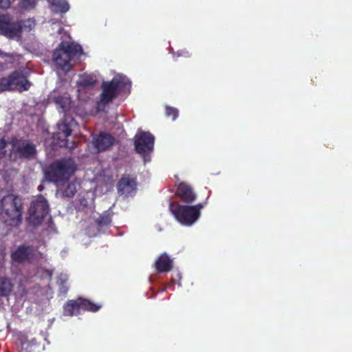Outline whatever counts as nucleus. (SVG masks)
<instances>
[{"instance_id": "f257e3e1", "label": "nucleus", "mask_w": 352, "mask_h": 352, "mask_svg": "<svg viewBox=\"0 0 352 352\" xmlns=\"http://www.w3.org/2000/svg\"><path fill=\"white\" fill-rule=\"evenodd\" d=\"M51 99L56 104L59 111L64 113V116L57 124L58 131L54 133L52 138L60 147H68L67 138L71 135L72 126L75 124V120L71 116L66 114L69 109L71 98L67 93L63 94H57L54 92L51 95Z\"/></svg>"}, {"instance_id": "f03ea898", "label": "nucleus", "mask_w": 352, "mask_h": 352, "mask_svg": "<svg viewBox=\"0 0 352 352\" xmlns=\"http://www.w3.org/2000/svg\"><path fill=\"white\" fill-rule=\"evenodd\" d=\"M22 199L18 195L8 194L0 201V217L8 226L17 227L22 222Z\"/></svg>"}, {"instance_id": "7ed1b4c3", "label": "nucleus", "mask_w": 352, "mask_h": 352, "mask_svg": "<svg viewBox=\"0 0 352 352\" xmlns=\"http://www.w3.org/2000/svg\"><path fill=\"white\" fill-rule=\"evenodd\" d=\"M76 165L71 157H65L55 160L50 164L45 171L46 180L54 184L67 182L75 173Z\"/></svg>"}, {"instance_id": "20e7f679", "label": "nucleus", "mask_w": 352, "mask_h": 352, "mask_svg": "<svg viewBox=\"0 0 352 352\" xmlns=\"http://www.w3.org/2000/svg\"><path fill=\"white\" fill-rule=\"evenodd\" d=\"M82 52V49L80 45L62 41L53 52V60L59 69L68 72L72 69L71 60Z\"/></svg>"}, {"instance_id": "39448f33", "label": "nucleus", "mask_w": 352, "mask_h": 352, "mask_svg": "<svg viewBox=\"0 0 352 352\" xmlns=\"http://www.w3.org/2000/svg\"><path fill=\"white\" fill-rule=\"evenodd\" d=\"M204 206L203 203L189 206L171 202L169 204V209L177 221L184 226H190L199 219L201 210Z\"/></svg>"}, {"instance_id": "423d86ee", "label": "nucleus", "mask_w": 352, "mask_h": 352, "mask_svg": "<svg viewBox=\"0 0 352 352\" xmlns=\"http://www.w3.org/2000/svg\"><path fill=\"white\" fill-rule=\"evenodd\" d=\"M129 85V81L124 76H116L110 81L102 82L99 104L105 106L112 102Z\"/></svg>"}, {"instance_id": "0eeeda50", "label": "nucleus", "mask_w": 352, "mask_h": 352, "mask_svg": "<svg viewBox=\"0 0 352 352\" xmlns=\"http://www.w3.org/2000/svg\"><path fill=\"white\" fill-rule=\"evenodd\" d=\"M32 83L28 80L21 69L11 72L8 77L0 80L1 91H17L20 93L29 90Z\"/></svg>"}, {"instance_id": "6e6552de", "label": "nucleus", "mask_w": 352, "mask_h": 352, "mask_svg": "<svg viewBox=\"0 0 352 352\" xmlns=\"http://www.w3.org/2000/svg\"><path fill=\"white\" fill-rule=\"evenodd\" d=\"M10 144L12 145L11 153L16 160H31L36 157V146L30 140L13 138Z\"/></svg>"}, {"instance_id": "1a4fd4ad", "label": "nucleus", "mask_w": 352, "mask_h": 352, "mask_svg": "<svg viewBox=\"0 0 352 352\" xmlns=\"http://www.w3.org/2000/svg\"><path fill=\"white\" fill-rule=\"evenodd\" d=\"M48 213L49 205L47 200L43 197H39L31 203L28 222L34 227L38 226Z\"/></svg>"}, {"instance_id": "9d476101", "label": "nucleus", "mask_w": 352, "mask_h": 352, "mask_svg": "<svg viewBox=\"0 0 352 352\" xmlns=\"http://www.w3.org/2000/svg\"><path fill=\"white\" fill-rule=\"evenodd\" d=\"M134 139L136 153L143 155L146 161V155H149L154 149V135L148 131H140Z\"/></svg>"}, {"instance_id": "9b49d317", "label": "nucleus", "mask_w": 352, "mask_h": 352, "mask_svg": "<svg viewBox=\"0 0 352 352\" xmlns=\"http://www.w3.org/2000/svg\"><path fill=\"white\" fill-rule=\"evenodd\" d=\"M21 26L10 14H0V34L8 38H21Z\"/></svg>"}, {"instance_id": "f8f14e48", "label": "nucleus", "mask_w": 352, "mask_h": 352, "mask_svg": "<svg viewBox=\"0 0 352 352\" xmlns=\"http://www.w3.org/2000/svg\"><path fill=\"white\" fill-rule=\"evenodd\" d=\"M10 258L15 263H30L36 258L35 250L32 245L21 244L11 253Z\"/></svg>"}, {"instance_id": "ddd939ff", "label": "nucleus", "mask_w": 352, "mask_h": 352, "mask_svg": "<svg viewBox=\"0 0 352 352\" xmlns=\"http://www.w3.org/2000/svg\"><path fill=\"white\" fill-rule=\"evenodd\" d=\"M175 195L180 198L182 201L188 204H192L197 198V195L192 187L185 182L178 184Z\"/></svg>"}, {"instance_id": "4468645a", "label": "nucleus", "mask_w": 352, "mask_h": 352, "mask_svg": "<svg viewBox=\"0 0 352 352\" xmlns=\"http://www.w3.org/2000/svg\"><path fill=\"white\" fill-rule=\"evenodd\" d=\"M136 187V178H131L129 176L122 177L117 184L118 193L126 197L135 192Z\"/></svg>"}, {"instance_id": "2eb2a0df", "label": "nucleus", "mask_w": 352, "mask_h": 352, "mask_svg": "<svg viewBox=\"0 0 352 352\" xmlns=\"http://www.w3.org/2000/svg\"><path fill=\"white\" fill-rule=\"evenodd\" d=\"M115 142V138L111 134L101 132L94 140V144L98 152H102L110 148Z\"/></svg>"}, {"instance_id": "dca6fc26", "label": "nucleus", "mask_w": 352, "mask_h": 352, "mask_svg": "<svg viewBox=\"0 0 352 352\" xmlns=\"http://www.w3.org/2000/svg\"><path fill=\"white\" fill-rule=\"evenodd\" d=\"M153 265L157 274L166 273L172 270L173 261L164 252L157 258Z\"/></svg>"}, {"instance_id": "f3484780", "label": "nucleus", "mask_w": 352, "mask_h": 352, "mask_svg": "<svg viewBox=\"0 0 352 352\" xmlns=\"http://www.w3.org/2000/svg\"><path fill=\"white\" fill-rule=\"evenodd\" d=\"M82 298L68 300L63 307V314L67 316H73L80 313L81 309Z\"/></svg>"}, {"instance_id": "a211bd4d", "label": "nucleus", "mask_w": 352, "mask_h": 352, "mask_svg": "<svg viewBox=\"0 0 352 352\" xmlns=\"http://www.w3.org/2000/svg\"><path fill=\"white\" fill-rule=\"evenodd\" d=\"M14 288L12 280L7 277H0V297H8Z\"/></svg>"}, {"instance_id": "6ab92c4d", "label": "nucleus", "mask_w": 352, "mask_h": 352, "mask_svg": "<svg viewBox=\"0 0 352 352\" xmlns=\"http://www.w3.org/2000/svg\"><path fill=\"white\" fill-rule=\"evenodd\" d=\"M50 4L56 13H65L69 10V5L66 0H51Z\"/></svg>"}, {"instance_id": "aec40b11", "label": "nucleus", "mask_w": 352, "mask_h": 352, "mask_svg": "<svg viewBox=\"0 0 352 352\" xmlns=\"http://www.w3.org/2000/svg\"><path fill=\"white\" fill-rule=\"evenodd\" d=\"M81 302V309L84 311L96 312L101 308L100 305L96 304L89 300L83 298H82Z\"/></svg>"}, {"instance_id": "412c9836", "label": "nucleus", "mask_w": 352, "mask_h": 352, "mask_svg": "<svg viewBox=\"0 0 352 352\" xmlns=\"http://www.w3.org/2000/svg\"><path fill=\"white\" fill-rule=\"evenodd\" d=\"M57 283L58 285V294L60 296H65L69 290L66 276L60 275L58 278Z\"/></svg>"}, {"instance_id": "4be33fe9", "label": "nucleus", "mask_w": 352, "mask_h": 352, "mask_svg": "<svg viewBox=\"0 0 352 352\" xmlns=\"http://www.w3.org/2000/svg\"><path fill=\"white\" fill-rule=\"evenodd\" d=\"M96 223L100 228L107 226L111 223V217L108 213L102 214L96 219Z\"/></svg>"}, {"instance_id": "5701e85b", "label": "nucleus", "mask_w": 352, "mask_h": 352, "mask_svg": "<svg viewBox=\"0 0 352 352\" xmlns=\"http://www.w3.org/2000/svg\"><path fill=\"white\" fill-rule=\"evenodd\" d=\"M17 22L20 24L21 34L23 30L30 31L35 26V21L34 19H28L26 20H17Z\"/></svg>"}, {"instance_id": "b1692460", "label": "nucleus", "mask_w": 352, "mask_h": 352, "mask_svg": "<svg viewBox=\"0 0 352 352\" xmlns=\"http://www.w3.org/2000/svg\"><path fill=\"white\" fill-rule=\"evenodd\" d=\"M77 192L76 186L74 183H69L63 190V195L67 197H72Z\"/></svg>"}, {"instance_id": "393cba45", "label": "nucleus", "mask_w": 352, "mask_h": 352, "mask_svg": "<svg viewBox=\"0 0 352 352\" xmlns=\"http://www.w3.org/2000/svg\"><path fill=\"white\" fill-rule=\"evenodd\" d=\"M36 0H21L19 3V6L24 10H31L36 6Z\"/></svg>"}, {"instance_id": "a878e982", "label": "nucleus", "mask_w": 352, "mask_h": 352, "mask_svg": "<svg viewBox=\"0 0 352 352\" xmlns=\"http://www.w3.org/2000/svg\"><path fill=\"white\" fill-rule=\"evenodd\" d=\"M165 113L167 117H170L175 120L179 115V111L176 108L166 106L165 108Z\"/></svg>"}, {"instance_id": "bb28decb", "label": "nucleus", "mask_w": 352, "mask_h": 352, "mask_svg": "<svg viewBox=\"0 0 352 352\" xmlns=\"http://www.w3.org/2000/svg\"><path fill=\"white\" fill-rule=\"evenodd\" d=\"M80 84L84 87H93L96 84V80L91 76H86L82 79Z\"/></svg>"}, {"instance_id": "cd10ccee", "label": "nucleus", "mask_w": 352, "mask_h": 352, "mask_svg": "<svg viewBox=\"0 0 352 352\" xmlns=\"http://www.w3.org/2000/svg\"><path fill=\"white\" fill-rule=\"evenodd\" d=\"M37 344V340L36 338H32L31 340L24 341L21 344L23 349L28 350L29 346H35Z\"/></svg>"}, {"instance_id": "c85d7f7f", "label": "nucleus", "mask_w": 352, "mask_h": 352, "mask_svg": "<svg viewBox=\"0 0 352 352\" xmlns=\"http://www.w3.org/2000/svg\"><path fill=\"white\" fill-rule=\"evenodd\" d=\"M10 6V0H0V8L7 9Z\"/></svg>"}, {"instance_id": "c756f323", "label": "nucleus", "mask_w": 352, "mask_h": 352, "mask_svg": "<svg viewBox=\"0 0 352 352\" xmlns=\"http://www.w3.org/2000/svg\"><path fill=\"white\" fill-rule=\"evenodd\" d=\"M7 143L4 139H0V148H5Z\"/></svg>"}]
</instances>
